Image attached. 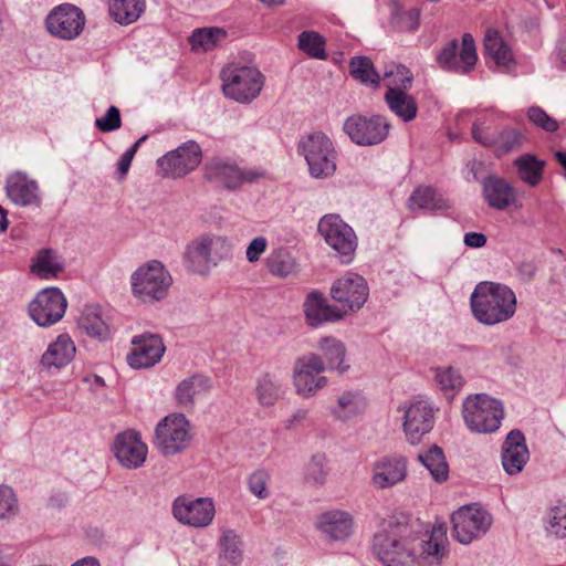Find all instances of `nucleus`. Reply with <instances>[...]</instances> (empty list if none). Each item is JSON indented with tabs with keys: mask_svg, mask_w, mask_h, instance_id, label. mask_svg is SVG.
<instances>
[{
	"mask_svg": "<svg viewBox=\"0 0 566 566\" xmlns=\"http://www.w3.org/2000/svg\"><path fill=\"white\" fill-rule=\"evenodd\" d=\"M75 352L76 348L71 337L66 334H62L42 355L41 364L46 368H61L73 359Z\"/></svg>",
	"mask_w": 566,
	"mask_h": 566,
	"instance_id": "obj_31",
	"label": "nucleus"
},
{
	"mask_svg": "<svg viewBox=\"0 0 566 566\" xmlns=\"http://www.w3.org/2000/svg\"><path fill=\"white\" fill-rule=\"evenodd\" d=\"M298 150L304 156L311 177L327 179L336 171L337 150L323 132H313L301 138Z\"/></svg>",
	"mask_w": 566,
	"mask_h": 566,
	"instance_id": "obj_4",
	"label": "nucleus"
},
{
	"mask_svg": "<svg viewBox=\"0 0 566 566\" xmlns=\"http://www.w3.org/2000/svg\"><path fill=\"white\" fill-rule=\"evenodd\" d=\"M318 232L326 243L343 256H349L357 247L354 230L338 216L323 217L318 222Z\"/></svg>",
	"mask_w": 566,
	"mask_h": 566,
	"instance_id": "obj_20",
	"label": "nucleus"
},
{
	"mask_svg": "<svg viewBox=\"0 0 566 566\" xmlns=\"http://www.w3.org/2000/svg\"><path fill=\"white\" fill-rule=\"evenodd\" d=\"M133 294L143 302L160 301L171 285V276L163 263L156 260L139 266L130 277Z\"/></svg>",
	"mask_w": 566,
	"mask_h": 566,
	"instance_id": "obj_7",
	"label": "nucleus"
},
{
	"mask_svg": "<svg viewBox=\"0 0 566 566\" xmlns=\"http://www.w3.org/2000/svg\"><path fill=\"white\" fill-rule=\"evenodd\" d=\"M6 191L8 197L22 207L40 205L39 186L23 172H14L7 178Z\"/></svg>",
	"mask_w": 566,
	"mask_h": 566,
	"instance_id": "obj_26",
	"label": "nucleus"
},
{
	"mask_svg": "<svg viewBox=\"0 0 566 566\" xmlns=\"http://www.w3.org/2000/svg\"><path fill=\"white\" fill-rule=\"evenodd\" d=\"M95 126L104 133L114 132L122 126L120 112L116 106H111L103 117L95 119Z\"/></svg>",
	"mask_w": 566,
	"mask_h": 566,
	"instance_id": "obj_57",
	"label": "nucleus"
},
{
	"mask_svg": "<svg viewBox=\"0 0 566 566\" xmlns=\"http://www.w3.org/2000/svg\"><path fill=\"white\" fill-rule=\"evenodd\" d=\"M450 207L449 200L431 187L416 188L408 199V208L412 211L416 209L448 210Z\"/></svg>",
	"mask_w": 566,
	"mask_h": 566,
	"instance_id": "obj_37",
	"label": "nucleus"
},
{
	"mask_svg": "<svg viewBox=\"0 0 566 566\" xmlns=\"http://www.w3.org/2000/svg\"><path fill=\"white\" fill-rule=\"evenodd\" d=\"M66 307L67 301L61 290L46 287L38 293L28 310L36 325L48 327L62 319Z\"/></svg>",
	"mask_w": 566,
	"mask_h": 566,
	"instance_id": "obj_15",
	"label": "nucleus"
},
{
	"mask_svg": "<svg viewBox=\"0 0 566 566\" xmlns=\"http://www.w3.org/2000/svg\"><path fill=\"white\" fill-rule=\"evenodd\" d=\"M318 349L324 356L325 370H337L340 375L348 370L349 366L344 365L346 347L343 342L334 337H324L318 343Z\"/></svg>",
	"mask_w": 566,
	"mask_h": 566,
	"instance_id": "obj_35",
	"label": "nucleus"
},
{
	"mask_svg": "<svg viewBox=\"0 0 566 566\" xmlns=\"http://www.w3.org/2000/svg\"><path fill=\"white\" fill-rule=\"evenodd\" d=\"M304 314L308 325L316 327L325 322H336L345 316L339 307L327 303L325 296L316 291L311 292L304 302Z\"/></svg>",
	"mask_w": 566,
	"mask_h": 566,
	"instance_id": "obj_25",
	"label": "nucleus"
},
{
	"mask_svg": "<svg viewBox=\"0 0 566 566\" xmlns=\"http://www.w3.org/2000/svg\"><path fill=\"white\" fill-rule=\"evenodd\" d=\"M191 438L190 422L182 413L176 412L166 416L155 429V446L166 457L186 450Z\"/></svg>",
	"mask_w": 566,
	"mask_h": 566,
	"instance_id": "obj_8",
	"label": "nucleus"
},
{
	"mask_svg": "<svg viewBox=\"0 0 566 566\" xmlns=\"http://www.w3.org/2000/svg\"><path fill=\"white\" fill-rule=\"evenodd\" d=\"M384 81L387 90L397 87V90L408 91L412 85L413 75L405 65L398 64L385 71Z\"/></svg>",
	"mask_w": 566,
	"mask_h": 566,
	"instance_id": "obj_48",
	"label": "nucleus"
},
{
	"mask_svg": "<svg viewBox=\"0 0 566 566\" xmlns=\"http://www.w3.org/2000/svg\"><path fill=\"white\" fill-rule=\"evenodd\" d=\"M350 75L365 85L377 87L380 76L376 71L373 61L367 56H354L349 62Z\"/></svg>",
	"mask_w": 566,
	"mask_h": 566,
	"instance_id": "obj_45",
	"label": "nucleus"
},
{
	"mask_svg": "<svg viewBox=\"0 0 566 566\" xmlns=\"http://www.w3.org/2000/svg\"><path fill=\"white\" fill-rule=\"evenodd\" d=\"M474 317L484 325L510 319L516 311V296L506 285L494 282L479 283L471 294Z\"/></svg>",
	"mask_w": 566,
	"mask_h": 566,
	"instance_id": "obj_2",
	"label": "nucleus"
},
{
	"mask_svg": "<svg viewBox=\"0 0 566 566\" xmlns=\"http://www.w3.org/2000/svg\"><path fill=\"white\" fill-rule=\"evenodd\" d=\"M255 392L261 406H273L283 394L282 382L276 375L265 373L258 378Z\"/></svg>",
	"mask_w": 566,
	"mask_h": 566,
	"instance_id": "obj_41",
	"label": "nucleus"
},
{
	"mask_svg": "<svg viewBox=\"0 0 566 566\" xmlns=\"http://www.w3.org/2000/svg\"><path fill=\"white\" fill-rule=\"evenodd\" d=\"M269 481L270 475L265 470H255L248 478V489L259 500H265L270 495Z\"/></svg>",
	"mask_w": 566,
	"mask_h": 566,
	"instance_id": "obj_53",
	"label": "nucleus"
},
{
	"mask_svg": "<svg viewBox=\"0 0 566 566\" xmlns=\"http://www.w3.org/2000/svg\"><path fill=\"white\" fill-rule=\"evenodd\" d=\"M142 0H114L109 3V14L119 24L135 22L144 11Z\"/></svg>",
	"mask_w": 566,
	"mask_h": 566,
	"instance_id": "obj_44",
	"label": "nucleus"
},
{
	"mask_svg": "<svg viewBox=\"0 0 566 566\" xmlns=\"http://www.w3.org/2000/svg\"><path fill=\"white\" fill-rule=\"evenodd\" d=\"M133 348L127 355V364L135 369L150 368L160 361L166 347L157 334H143L132 340Z\"/></svg>",
	"mask_w": 566,
	"mask_h": 566,
	"instance_id": "obj_22",
	"label": "nucleus"
},
{
	"mask_svg": "<svg viewBox=\"0 0 566 566\" xmlns=\"http://www.w3.org/2000/svg\"><path fill=\"white\" fill-rule=\"evenodd\" d=\"M210 389V378L202 375H192L177 386L175 396L180 406L189 408L195 405L197 397L207 394Z\"/></svg>",
	"mask_w": 566,
	"mask_h": 566,
	"instance_id": "obj_32",
	"label": "nucleus"
},
{
	"mask_svg": "<svg viewBox=\"0 0 566 566\" xmlns=\"http://www.w3.org/2000/svg\"><path fill=\"white\" fill-rule=\"evenodd\" d=\"M483 198L495 210H505L516 200L514 188L497 176H488L482 180Z\"/></svg>",
	"mask_w": 566,
	"mask_h": 566,
	"instance_id": "obj_27",
	"label": "nucleus"
},
{
	"mask_svg": "<svg viewBox=\"0 0 566 566\" xmlns=\"http://www.w3.org/2000/svg\"><path fill=\"white\" fill-rule=\"evenodd\" d=\"M365 408V398L358 391L348 390L337 397L331 413L338 421H348L363 413Z\"/></svg>",
	"mask_w": 566,
	"mask_h": 566,
	"instance_id": "obj_33",
	"label": "nucleus"
},
{
	"mask_svg": "<svg viewBox=\"0 0 566 566\" xmlns=\"http://www.w3.org/2000/svg\"><path fill=\"white\" fill-rule=\"evenodd\" d=\"M421 10L412 8L410 10H402L396 7L391 14L390 23L399 31L415 32L420 24Z\"/></svg>",
	"mask_w": 566,
	"mask_h": 566,
	"instance_id": "obj_49",
	"label": "nucleus"
},
{
	"mask_svg": "<svg viewBox=\"0 0 566 566\" xmlns=\"http://www.w3.org/2000/svg\"><path fill=\"white\" fill-rule=\"evenodd\" d=\"M528 119L537 127L553 133L558 129V123L538 106H532L527 111Z\"/></svg>",
	"mask_w": 566,
	"mask_h": 566,
	"instance_id": "obj_55",
	"label": "nucleus"
},
{
	"mask_svg": "<svg viewBox=\"0 0 566 566\" xmlns=\"http://www.w3.org/2000/svg\"><path fill=\"white\" fill-rule=\"evenodd\" d=\"M391 125L381 115L370 117L361 115L349 116L343 125L350 140L359 146H374L382 143L389 135Z\"/></svg>",
	"mask_w": 566,
	"mask_h": 566,
	"instance_id": "obj_12",
	"label": "nucleus"
},
{
	"mask_svg": "<svg viewBox=\"0 0 566 566\" xmlns=\"http://www.w3.org/2000/svg\"><path fill=\"white\" fill-rule=\"evenodd\" d=\"M472 138L485 146L493 147L496 145L497 134L491 132V126L486 125L485 122L475 120L471 128Z\"/></svg>",
	"mask_w": 566,
	"mask_h": 566,
	"instance_id": "obj_56",
	"label": "nucleus"
},
{
	"mask_svg": "<svg viewBox=\"0 0 566 566\" xmlns=\"http://www.w3.org/2000/svg\"><path fill=\"white\" fill-rule=\"evenodd\" d=\"M369 295V289L366 280L356 274L347 273L336 280L331 287L332 298L342 305L339 307L345 315L349 311L359 310Z\"/></svg>",
	"mask_w": 566,
	"mask_h": 566,
	"instance_id": "obj_18",
	"label": "nucleus"
},
{
	"mask_svg": "<svg viewBox=\"0 0 566 566\" xmlns=\"http://www.w3.org/2000/svg\"><path fill=\"white\" fill-rule=\"evenodd\" d=\"M370 484L376 490L394 488L406 481L408 461L401 454H388L371 464Z\"/></svg>",
	"mask_w": 566,
	"mask_h": 566,
	"instance_id": "obj_19",
	"label": "nucleus"
},
{
	"mask_svg": "<svg viewBox=\"0 0 566 566\" xmlns=\"http://www.w3.org/2000/svg\"><path fill=\"white\" fill-rule=\"evenodd\" d=\"M434 423V408L423 399L413 400L405 409L403 430L407 440L416 444L421 437L431 431Z\"/></svg>",
	"mask_w": 566,
	"mask_h": 566,
	"instance_id": "obj_21",
	"label": "nucleus"
},
{
	"mask_svg": "<svg viewBox=\"0 0 566 566\" xmlns=\"http://www.w3.org/2000/svg\"><path fill=\"white\" fill-rule=\"evenodd\" d=\"M462 416L471 431L491 433L499 429L504 411L500 400L485 394H475L464 400Z\"/></svg>",
	"mask_w": 566,
	"mask_h": 566,
	"instance_id": "obj_6",
	"label": "nucleus"
},
{
	"mask_svg": "<svg viewBox=\"0 0 566 566\" xmlns=\"http://www.w3.org/2000/svg\"><path fill=\"white\" fill-rule=\"evenodd\" d=\"M227 36L226 30L221 28H203L197 29L189 38V42L193 50L202 49L209 51L213 49L220 41Z\"/></svg>",
	"mask_w": 566,
	"mask_h": 566,
	"instance_id": "obj_46",
	"label": "nucleus"
},
{
	"mask_svg": "<svg viewBox=\"0 0 566 566\" xmlns=\"http://www.w3.org/2000/svg\"><path fill=\"white\" fill-rule=\"evenodd\" d=\"M447 525H433L427 539H419L408 523L390 522L373 542L375 555L385 566H439L448 555Z\"/></svg>",
	"mask_w": 566,
	"mask_h": 566,
	"instance_id": "obj_1",
	"label": "nucleus"
},
{
	"mask_svg": "<svg viewBox=\"0 0 566 566\" xmlns=\"http://www.w3.org/2000/svg\"><path fill=\"white\" fill-rule=\"evenodd\" d=\"M64 269L63 261L52 249H42L32 260L31 272L45 280L56 277Z\"/></svg>",
	"mask_w": 566,
	"mask_h": 566,
	"instance_id": "obj_34",
	"label": "nucleus"
},
{
	"mask_svg": "<svg viewBox=\"0 0 566 566\" xmlns=\"http://www.w3.org/2000/svg\"><path fill=\"white\" fill-rule=\"evenodd\" d=\"M113 452L123 468L138 469L146 461L148 448L142 441L139 432L127 430L116 436Z\"/></svg>",
	"mask_w": 566,
	"mask_h": 566,
	"instance_id": "obj_23",
	"label": "nucleus"
},
{
	"mask_svg": "<svg viewBox=\"0 0 566 566\" xmlns=\"http://www.w3.org/2000/svg\"><path fill=\"white\" fill-rule=\"evenodd\" d=\"M310 411L305 408L296 409L286 420L285 429L292 430L303 424L308 419Z\"/></svg>",
	"mask_w": 566,
	"mask_h": 566,
	"instance_id": "obj_60",
	"label": "nucleus"
},
{
	"mask_svg": "<svg viewBox=\"0 0 566 566\" xmlns=\"http://www.w3.org/2000/svg\"><path fill=\"white\" fill-rule=\"evenodd\" d=\"M78 327L88 336L105 340L109 336L108 325L102 317L97 305H86L78 318Z\"/></svg>",
	"mask_w": 566,
	"mask_h": 566,
	"instance_id": "obj_36",
	"label": "nucleus"
},
{
	"mask_svg": "<svg viewBox=\"0 0 566 566\" xmlns=\"http://www.w3.org/2000/svg\"><path fill=\"white\" fill-rule=\"evenodd\" d=\"M431 371L436 386L449 398L459 392L464 384L461 374L451 366L431 368Z\"/></svg>",
	"mask_w": 566,
	"mask_h": 566,
	"instance_id": "obj_43",
	"label": "nucleus"
},
{
	"mask_svg": "<svg viewBox=\"0 0 566 566\" xmlns=\"http://www.w3.org/2000/svg\"><path fill=\"white\" fill-rule=\"evenodd\" d=\"M19 512V503L13 490L0 484V520H9Z\"/></svg>",
	"mask_w": 566,
	"mask_h": 566,
	"instance_id": "obj_54",
	"label": "nucleus"
},
{
	"mask_svg": "<svg viewBox=\"0 0 566 566\" xmlns=\"http://www.w3.org/2000/svg\"><path fill=\"white\" fill-rule=\"evenodd\" d=\"M269 272L277 277H289L298 272V265L292 254L284 248L271 251L265 260Z\"/></svg>",
	"mask_w": 566,
	"mask_h": 566,
	"instance_id": "obj_39",
	"label": "nucleus"
},
{
	"mask_svg": "<svg viewBox=\"0 0 566 566\" xmlns=\"http://www.w3.org/2000/svg\"><path fill=\"white\" fill-rule=\"evenodd\" d=\"M488 238L481 232H468L464 234L463 242L467 247L478 249L486 244Z\"/></svg>",
	"mask_w": 566,
	"mask_h": 566,
	"instance_id": "obj_61",
	"label": "nucleus"
},
{
	"mask_svg": "<svg viewBox=\"0 0 566 566\" xmlns=\"http://www.w3.org/2000/svg\"><path fill=\"white\" fill-rule=\"evenodd\" d=\"M325 370V363L321 356L314 353L298 357L293 366L292 380L295 392L308 399L325 388L328 379L321 374Z\"/></svg>",
	"mask_w": 566,
	"mask_h": 566,
	"instance_id": "obj_9",
	"label": "nucleus"
},
{
	"mask_svg": "<svg viewBox=\"0 0 566 566\" xmlns=\"http://www.w3.org/2000/svg\"><path fill=\"white\" fill-rule=\"evenodd\" d=\"M218 566H240L243 562V541L232 528L221 527L218 539Z\"/></svg>",
	"mask_w": 566,
	"mask_h": 566,
	"instance_id": "obj_28",
	"label": "nucleus"
},
{
	"mask_svg": "<svg viewBox=\"0 0 566 566\" xmlns=\"http://www.w3.org/2000/svg\"><path fill=\"white\" fill-rule=\"evenodd\" d=\"M220 75L224 95L239 103L252 102L264 85V76L255 66L229 64Z\"/></svg>",
	"mask_w": 566,
	"mask_h": 566,
	"instance_id": "obj_5",
	"label": "nucleus"
},
{
	"mask_svg": "<svg viewBox=\"0 0 566 566\" xmlns=\"http://www.w3.org/2000/svg\"><path fill=\"white\" fill-rule=\"evenodd\" d=\"M324 39L315 31H303L298 35V48L311 57H325Z\"/></svg>",
	"mask_w": 566,
	"mask_h": 566,
	"instance_id": "obj_50",
	"label": "nucleus"
},
{
	"mask_svg": "<svg viewBox=\"0 0 566 566\" xmlns=\"http://www.w3.org/2000/svg\"><path fill=\"white\" fill-rule=\"evenodd\" d=\"M454 538L461 544H470L486 534L492 525V516L476 505H465L451 516Z\"/></svg>",
	"mask_w": 566,
	"mask_h": 566,
	"instance_id": "obj_10",
	"label": "nucleus"
},
{
	"mask_svg": "<svg viewBox=\"0 0 566 566\" xmlns=\"http://www.w3.org/2000/svg\"><path fill=\"white\" fill-rule=\"evenodd\" d=\"M147 138V136L140 137L137 142L134 143V145L128 148L120 157L118 164H117V175L118 179L122 180L127 175L129 167L132 165L133 158L135 154L137 153L140 144Z\"/></svg>",
	"mask_w": 566,
	"mask_h": 566,
	"instance_id": "obj_58",
	"label": "nucleus"
},
{
	"mask_svg": "<svg viewBox=\"0 0 566 566\" xmlns=\"http://www.w3.org/2000/svg\"><path fill=\"white\" fill-rule=\"evenodd\" d=\"M544 165L545 161L531 154H524L514 160L518 178L531 187L541 182Z\"/></svg>",
	"mask_w": 566,
	"mask_h": 566,
	"instance_id": "obj_40",
	"label": "nucleus"
},
{
	"mask_svg": "<svg viewBox=\"0 0 566 566\" xmlns=\"http://www.w3.org/2000/svg\"><path fill=\"white\" fill-rule=\"evenodd\" d=\"M478 54L470 33L462 35L461 46L457 40L447 43L437 56L439 66L448 72L469 74L475 66Z\"/></svg>",
	"mask_w": 566,
	"mask_h": 566,
	"instance_id": "obj_13",
	"label": "nucleus"
},
{
	"mask_svg": "<svg viewBox=\"0 0 566 566\" xmlns=\"http://www.w3.org/2000/svg\"><path fill=\"white\" fill-rule=\"evenodd\" d=\"M520 272L524 275H526L528 279H531L534 274V266L532 264H528V263H523L521 266H520Z\"/></svg>",
	"mask_w": 566,
	"mask_h": 566,
	"instance_id": "obj_63",
	"label": "nucleus"
},
{
	"mask_svg": "<svg viewBox=\"0 0 566 566\" xmlns=\"http://www.w3.org/2000/svg\"><path fill=\"white\" fill-rule=\"evenodd\" d=\"M86 17L82 9L72 3L54 7L45 19L46 31L54 38L72 41L84 31Z\"/></svg>",
	"mask_w": 566,
	"mask_h": 566,
	"instance_id": "obj_11",
	"label": "nucleus"
},
{
	"mask_svg": "<svg viewBox=\"0 0 566 566\" xmlns=\"http://www.w3.org/2000/svg\"><path fill=\"white\" fill-rule=\"evenodd\" d=\"M418 460L427 468L436 482L441 483L449 478V465L443 450L437 444L431 446L424 452H420Z\"/></svg>",
	"mask_w": 566,
	"mask_h": 566,
	"instance_id": "obj_38",
	"label": "nucleus"
},
{
	"mask_svg": "<svg viewBox=\"0 0 566 566\" xmlns=\"http://www.w3.org/2000/svg\"><path fill=\"white\" fill-rule=\"evenodd\" d=\"M525 142V136L515 128H504L496 136V145L494 148L501 154H506L515 150Z\"/></svg>",
	"mask_w": 566,
	"mask_h": 566,
	"instance_id": "obj_51",
	"label": "nucleus"
},
{
	"mask_svg": "<svg viewBox=\"0 0 566 566\" xmlns=\"http://www.w3.org/2000/svg\"><path fill=\"white\" fill-rule=\"evenodd\" d=\"M327 458L324 453L312 455L305 465V481L315 485L324 484L327 479Z\"/></svg>",
	"mask_w": 566,
	"mask_h": 566,
	"instance_id": "obj_47",
	"label": "nucleus"
},
{
	"mask_svg": "<svg viewBox=\"0 0 566 566\" xmlns=\"http://www.w3.org/2000/svg\"><path fill=\"white\" fill-rule=\"evenodd\" d=\"M268 248V240L260 235L254 238L247 247L245 256L250 263H255Z\"/></svg>",
	"mask_w": 566,
	"mask_h": 566,
	"instance_id": "obj_59",
	"label": "nucleus"
},
{
	"mask_svg": "<svg viewBox=\"0 0 566 566\" xmlns=\"http://www.w3.org/2000/svg\"><path fill=\"white\" fill-rule=\"evenodd\" d=\"M530 453L525 444L524 434L520 430H512L503 443L502 465L510 475L520 473L526 462Z\"/></svg>",
	"mask_w": 566,
	"mask_h": 566,
	"instance_id": "obj_24",
	"label": "nucleus"
},
{
	"mask_svg": "<svg viewBox=\"0 0 566 566\" xmlns=\"http://www.w3.org/2000/svg\"><path fill=\"white\" fill-rule=\"evenodd\" d=\"M483 46L486 55L497 65L507 66L512 62L513 56L511 49L496 30L489 29L486 31Z\"/></svg>",
	"mask_w": 566,
	"mask_h": 566,
	"instance_id": "obj_42",
	"label": "nucleus"
},
{
	"mask_svg": "<svg viewBox=\"0 0 566 566\" xmlns=\"http://www.w3.org/2000/svg\"><path fill=\"white\" fill-rule=\"evenodd\" d=\"M384 99L388 108L403 122L408 123L417 117L418 105L416 98L407 91L390 87L386 91Z\"/></svg>",
	"mask_w": 566,
	"mask_h": 566,
	"instance_id": "obj_30",
	"label": "nucleus"
},
{
	"mask_svg": "<svg viewBox=\"0 0 566 566\" xmlns=\"http://www.w3.org/2000/svg\"><path fill=\"white\" fill-rule=\"evenodd\" d=\"M71 566H101L95 557H84L72 564Z\"/></svg>",
	"mask_w": 566,
	"mask_h": 566,
	"instance_id": "obj_62",
	"label": "nucleus"
},
{
	"mask_svg": "<svg viewBox=\"0 0 566 566\" xmlns=\"http://www.w3.org/2000/svg\"><path fill=\"white\" fill-rule=\"evenodd\" d=\"M232 256V244L227 237L203 233L185 248L184 263L192 273L207 275L220 262Z\"/></svg>",
	"mask_w": 566,
	"mask_h": 566,
	"instance_id": "obj_3",
	"label": "nucleus"
},
{
	"mask_svg": "<svg viewBox=\"0 0 566 566\" xmlns=\"http://www.w3.org/2000/svg\"><path fill=\"white\" fill-rule=\"evenodd\" d=\"M172 515L181 524L195 528L209 526L216 514L214 504L209 497L180 495L172 502Z\"/></svg>",
	"mask_w": 566,
	"mask_h": 566,
	"instance_id": "obj_14",
	"label": "nucleus"
},
{
	"mask_svg": "<svg viewBox=\"0 0 566 566\" xmlns=\"http://www.w3.org/2000/svg\"><path fill=\"white\" fill-rule=\"evenodd\" d=\"M559 57L560 61L566 65V39L560 43Z\"/></svg>",
	"mask_w": 566,
	"mask_h": 566,
	"instance_id": "obj_64",
	"label": "nucleus"
},
{
	"mask_svg": "<svg viewBox=\"0 0 566 566\" xmlns=\"http://www.w3.org/2000/svg\"><path fill=\"white\" fill-rule=\"evenodd\" d=\"M263 175V171L256 169L242 170L230 159L223 158H213L205 167V178L208 181L219 182L229 190L237 189L244 182H253Z\"/></svg>",
	"mask_w": 566,
	"mask_h": 566,
	"instance_id": "obj_16",
	"label": "nucleus"
},
{
	"mask_svg": "<svg viewBox=\"0 0 566 566\" xmlns=\"http://www.w3.org/2000/svg\"><path fill=\"white\" fill-rule=\"evenodd\" d=\"M317 527L328 541H344L352 534L353 518L345 511H328L318 516Z\"/></svg>",
	"mask_w": 566,
	"mask_h": 566,
	"instance_id": "obj_29",
	"label": "nucleus"
},
{
	"mask_svg": "<svg viewBox=\"0 0 566 566\" xmlns=\"http://www.w3.org/2000/svg\"><path fill=\"white\" fill-rule=\"evenodd\" d=\"M546 531L556 537H566V504H559L549 510Z\"/></svg>",
	"mask_w": 566,
	"mask_h": 566,
	"instance_id": "obj_52",
	"label": "nucleus"
},
{
	"mask_svg": "<svg viewBox=\"0 0 566 566\" xmlns=\"http://www.w3.org/2000/svg\"><path fill=\"white\" fill-rule=\"evenodd\" d=\"M201 163V148L189 140L177 149L168 151L157 160L165 177L180 178L195 170Z\"/></svg>",
	"mask_w": 566,
	"mask_h": 566,
	"instance_id": "obj_17",
	"label": "nucleus"
}]
</instances>
